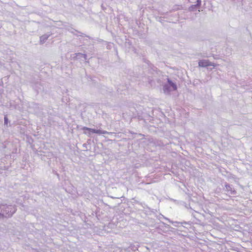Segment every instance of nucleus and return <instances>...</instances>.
<instances>
[{
  "instance_id": "f257e3e1",
  "label": "nucleus",
  "mask_w": 252,
  "mask_h": 252,
  "mask_svg": "<svg viewBox=\"0 0 252 252\" xmlns=\"http://www.w3.org/2000/svg\"><path fill=\"white\" fill-rule=\"evenodd\" d=\"M82 129L84 130V133L89 135H90L92 133L97 134L103 133L102 131L99 129H94L87 127H84Z\"/></svg>"
},
{
  "instance_id": "f03ea898",
  "label": "nucleus",
  "mask_w": 252,
  "mask_h": 252,
  "mask_svg": "<svg viewBox=\"0 0 252 252\" xmlns=\"http://www.w3.org/2000/svg\"><path fill=\"white\" fill-rule=\"evenodd\" d=\"M198 65L200 67H207L209 66H214V65L207 60H201L198 63Z\"/></svg>"
},
{
  "instance_id": "7ed1b4c3",
  "label": "nucleus",
  "mask_w": 252,
  "mask_h": 252,
  "mask_svg": "<svg viewBox=\"0 0 252 252\" xmlns=\"http://www.w3.org/2000/svg\"><path fill=\"white\" fill-rule=\"evenodd\" d=\"M168 83L169 85L173 88L174 90L177 89L176 85L175 83H173L170 79H168Z\"/></svg>"
},
{
  "instance_id": "20e7f679",
  "label": "nucleus",
  "mask_w": 252,
  "mask_h": 252,
  "mask_svg": "<svg viewBox=\"0 0 252 252\" xmlns=\"http://www.w3.org/2000/svg\"><path fill=\"white\" fill-rule=\"evenodd\" d=\"M4 120H5V123H7V119L6 117H5Z\"/></svg>"
}]
</instances>
